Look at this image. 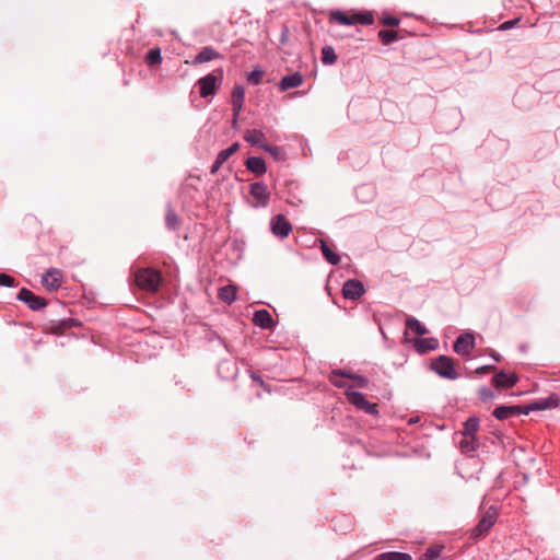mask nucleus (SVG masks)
I'll list each match as a JSON object with an SVG mask.
<instances>
[{
  "label": "nucleus",
  "mask_w": 560,
  "mask_h": 560,
  "mask_svg": "<svg viewBox=\"0 0 560 560\" xmlns=\"http://www.w3.org/2000/svg\"><path fill=\"white\" fill-rule=\"evenodd\" d=\"M558 398L550 396L548 399L534 401L525 406H498L492 416L498 420H506L521 415H529L532 411L545 410L557 406Z\"/></svg>",
  "instance_id": "f257e3e1"
},
{
  "label": "nucleus",
  "mask_w": 560,
  "mask_h": 560,
  "mask_svg": "<svg viewBox=\"0 0 560 560\" xmlns=\"http://www.w3.org/2000/svg\"><path fill=\"white\" fill-rule=\"evenodd\" d=\"M429 369L445 380L454 381L459 377L454 360L448 355L441 354L432 359Z\"/></svg>",
  "instance_id": "f03ea898"
},
{
  "label": "nucleus",
  "mask_w": 560,
  "mask_h": 560,
  "mask_svg": "<svg viewBox=\"0 0 560 560\" xmlns=\"http://www.w3.org/2000/svg\"><path fill=\"white\" fill-rule=\"evenodd\" d=\"M164 283L165 279L160 269L142 267V292L156 293Z\"/></svg>",
  "instance_id": "7ed1b4c3"
},
{
  "label": "nucleus",
  "mask_w": 560,
  "mask_h": 560,
  "mask_svg": "<svg viewBox=\"0 0 560 560\" xmlns=\"http://www.w3.org/2000/svg\"><path fill=\"white\" fill-rule=\"evenodd\" d=\"M217 72H219V77L213 73H209L197 81L199 94L202 98L214 96L220 89L222 84L223 70L219 69Z\"/></svg>",
  "instance_id": "20e7f679"
},
{
  "label": "nucleus",
  "mask_w": 560,
  "mask_h": 560,
  "mask_svg": "<svg viewBox=\"0 0 560 560\" xmlns=\"http://www.w3.org/2000/svg\"><path fill=\"white\" fill-rule=\"evenodd\" d=\"M498 510L495 506H490L481 516L476 527L472 529V537L480 538L488 535L490 529L494 526L498 518Z\"/></svg>",
  "instance_id": "39448f33"
},
{
  "label": "nucleus",
  "mask_w": 560,
  "mask_h": 560,
  "mask_svg": "<svg viewBox=\"0 0 560 560\" xmlns=\"http://www.w3.org/2000/svg\"><path fill=\"white\" fill-rule=\"evenodd\" d=\"M346 397L351 405L355 406L360 410H363L368 415H378L377 405L370 402L365 398L364 394L352 389H347Z\"/></svg>",
  "instance_id": "423d86ee"
},
{
  "label": "nucleus",
  "mask_w": 560,
  "mask_h": 560,
  "mask_svg": "<svg viewBox=\"0 0 560 560\" xmlns=\"http://www.w3.org/2000/svg\"><path fill=\"white\" fill-rule=\"evenodd\" d=\"M249 194L255 199L254 207L266 208L270 201V191L262 182H255L249 186Z\"/></svg>",
  "instance_id": "0eeeda50"
},
{
  "label": "nucleus",
  "mask_w": 560,
  "mask_h": 560,
  "mask_svg": "<svg viewBox=\"0 0 560 560\" xmlns=\"http://www.w3.org/2000/svg\"><path fill=\"white\" fill-rule=\"evenodd\" d=\"M475 346V336L470 332H464L456 338L453 350L462 357H469Z\"/></svg>",
  "instance_id": "6e6552de"
},
{
  "label": "nucleus",
  "mask_w": 560,
  "mask_h": 560,
  "mask_svg": "<svg viewBox=\"0 0 560 560\" xmlns=\"http://www.w3.org/2000/svg\"><path fill=\"white\" fill-rule=\"evenodd\" d=\"M270 228L273 235L285 238L292 231V224L283 214L275 215L270 221Z\"/></svg>",
  "instance_id": "1a4fd4ad"
},
{
  "label": "nucleus",
  "mask_w": 560,
  "mask_h": 560,
  "mask_svg": "<svg viewBox=\"0 0 560 560\" xmlns=\"http://www.w3.org/2000/svg\"><path fill=\"white\" fill-rule=\"evenodd\" d=\"M365 293V288L360 280L349 279L343 283L342 295L345 299L355 301Z\"/></svg>",
  "instance_id": "9d476101"
},
{
  "label": "nucleus",
  "mask_w": 560,
  "mask_h": 560,
  "mask_svg": "<svg viewBox=\"0 0 560 560\" xmlns=\"http://www.w3.org/2000/svg\"><path fill=\"white\" fill-rule=\"evenodd\" d=\"M18 299L27 304V306L33 311L42 310L47 305V302L44 298L35 295L32 291L25 288L20 290Z\"/></svg>",
  "instance_id": "9b49d317"
},
{
  "label": "nucleus",
  "mask_w": 560,
  "mask_h": 560,
  "mask_svg": "<svg viewBox=\"0 0 560 560\" xmlns=\"http://www.w3.org/2000/svg\"><path fill=\"white\" fill-rule=\"evenodd\" d=\"M62 272L59 269H49L42 278V284L48 291H56L61 287Z\"/></svg>",
  "instance_id": "f8f14e48"
},
{
  "label": "nucleus",
  "mask_w": 560,
  "mask_h": 560,
  "mask_svg": "<svg viewBox=\"0 0 560 560\" xmlns=\"http://www.w3.org/2000/svg\"><path fill=\"white\" fill-rule=\"evenodd\" d=\"M518 381L515 373L506 374L504 371L497 373L492 377V384L495 388H512Z\"/></svg>",
  "instance_id": "ddd939ff"
},
{
  "label": "nucleus",
  "mask_w": 560,
  "mask_h": 560,
  "mask_svg": "<svg viewBox=\"0 0 560 560\" xmlns=\"http://www.w3.org/2000/svg\"><path fill=\"white\" fill-rule=\"evenodd\" d=\"M413 348L419 354H425L439 348V340L434 337L429 338H415Z\"/></svg>",
  "instance_id": "4468645a"
},
{
  "label": "nucleus",
  "mask_w": 560,
  "mask_h": 560,
  "mask_svg": "<svg viewBox=\"0 0 560 560\" xmlns=\"http://www.w3.org/2000/svg\"><path fill=\"white\" fill-rule=\"evenodd\" d=\"M221 54L211 46L202 47L201 50L195 56L191 63L194 66L210 62L214 59L221 58Z\"/></svg>",
  "instance_id": "2eb2a0df"
},
{
  "label": "nucleus",
  "mask_w": 560,
  "mask_h": 560,
  "mask_svg": "<svg viewBox=\"0 0 560 560\" xmlns=\"http://www.w3.org/2000/svg\"><path fill=\"white\" fill-rule=\"evenodd\" d=\"M245 166L250 173L255 174L256 176L264 175L267 172L266 162L260 156L247 158Z\"/></svg>",
  "instance_id": "dca6fc26"
},
{
  "label": "nucleus",
  "mask_w": 560,
  "mask_h": 560,
  "mask_svg": "<svg viewBox=\"0 0 560 560\" xmlns=\"http://www.w3.org/2000/svg\"><path fill=\"white\" fill-rule=\"evenodd\" d=\"M253 323L261 329H270L273 326L271 314L267 310H258L254 313Z\"/></svg>",
  "instance_id": "f3484780"
},
{
  "label": "nucleus",
  "mask_w": 560,
  "mask_h": 560,
  "mask_svg": "<svg viewBox=\"0 0 560 560\" xmlns=\"http://www.w3.org/2000/svg\"><path fill=\"white\" fill-rule=\"evenodd\" d=\"M303 83V75L300 72H294L289 75H284L280 81V90L288 91L300 86Z\"/></svg>",
  "instance_id": "a211bd4d"
},
{
  "label": "nucleus",
  "mask_w": 560,
  "mask_h": 560,
  "mask_svg": "<svg viewBox=\"0 0 560 560\" xmlns=\"http://www.w3.org/2000/svg\"><path fill=\"white\" fill-rule=\"evenodd\" d=\"M244 140L254 147L262 149L265 145V133L258 129H249L244 133Z\"/></svg>",
  "instance_id": "6ab92c4d"
},
{
  "label": "nucleus",
  "mask_w": 560,
  "mask_h": 560,
  "mask_svg": "<svg viewBox=\"0 0 560 560\" xmlns=\"http://www.w3.org/2000/svg\"><path fill=\"white\" fill-rule=\"evenodd\" d=\"M237 288L234 284H226L219 289L218 296L224 303L231 304L236 300Z\"/></svg>",
  "instance_id": "aec40b11"
},
{
  "label": "nucleus",
  "mask_w": 560,
  "mask_h": 560,
  "mask_svg": "<svg viewBox=\"0 0 560 560\" xmlns=\"http://www.w3.org/2000/svg\"><path fill=\"white\" fill-rule=\"evenodd\" d=\"M245 100V89L242 85H236L232 92V109L233 112H241Z\"/></svg>",
  "instance_id": "412c9836"
},
{
  "label": "nucleus",
  "mask_w": 560,
  "mask_h": 560,
  "mask_svg": "<svg viewBox=\"0 0 560 560\" xmlns=\"http://www.w3.org/2000/svg\"><path fill=\"white\" fill-rule=\"evenodd\" d=\"M330 21L337 22L341 25L350 26V25H354L355 16H354V13L348 14L343 11L337 10V11H332L330 13Z\"/></svg>",
  "instance_id": "4be33fe9"
},
{
  "label": "nucleus",
  "mask_w": 560,
  "mask_h": 560,
  "mask_svg": "<svg viewBox=\"0 0 560 560\" xmlns=\"http://www.w3.org/2000/svg\"><path fill=\"white\" fill-rule=\"evenodd\" d=\"M165 225L170 231H176L180 225V219L171 205L167 206Z\"/></svg>",
  "instance_id": "5701e85b"
},
{
  "label": "nucleus",
  "mask_w": 560,
  "mask_h": 560,
  "mask_svg": "<svg viewBox=\"0 0 560 560\" xmlns=\"http://www.w3.org/2000/svg\"><path fill=\"white\" fill-rule=\"evenodd\" d=\"M459 447L463 453H471L475 452L478 447V441L476 436L472 435H463V439L459 442Z\"/></svg>",
  "instance_id": "b1692460"
},
{
  "label": "nucleus",
  "mask_w": 560,
  "mask_h": 560,
  "mask_svg": "<svg viewBox=\"0 0 560 560\" xmlns=\"http://www.w3.org/2000/svg\"><path fill=\"white\" fill-rule=\"evenodd\" d=\"M406 327L412 331H415L419 336H424L429 334V330L424 325H422L416 317L409 316L406 319Z\"/></svg>",
  "instance_id": "393cba45"
},
{
  "label": "nucleus",
  "mask_w": 560,
  "mask_h": 560,
  "mask_svg": "<svg viewBox=\"0 0 560 560\" xmlns=\"http://www.w3.org/2000/svg\"><path fill=\"white\" fill-rule=\"evenodd\" d=\"M320 250L323 253V256L325 259L332 266H336L340 261V256L336 254L334 250L330 249V247L327 245L326 242L320 241Z\"/></svg>",
  "instance_id": "a878e982"
},
{
  "label": "nucleus",
  "mask_w": 560,
  "mask_h": 560,
  "mask_svg": "<svg viewBox=\"0 0 560 560\" xmlns=\"http://www.w3.org/2000/svg\"><path fill=\"white\" fill-rule=\"evenodd\" d=\"M479 429V419L477 417H469L464 422V428L462 431V435H472L476 436V433Z\"/></svg>",
  "instance_id": "bb28decb"
},
{
  "label": "nucleus",
  "mask_w": 560,
  "mask_h": 560,
  "mask_svg": "<svg viewBox=\"0 0 560 560\" xmlns=\"http://www.w3.org/2000/svg\"><path fill=\"white\" fill-rule=\"evenodd\" d=\"M411 557L409 553L399 552V551H388L383 552L375 557L374 560H410Z\"/></svg>",
  "instance_id": "cd10ccee"
},
{
  "label": "nucleus",
  "mask_w": 560,
  "mask_h": 560,
  "mask_svg": "<svg viewBox=\"0 0 560 560\" xmlns=\"http://www.w3.org/2000/svg\"><path fill=\"white\" fill-rule=\"evenodd\" d=\"M74 325H77V324L72 319L62 320L57 324H52L50 326L49 330L54 335H62L67 329L71 328Z\"/></svg>",
  "instance_id": "c85d7f7f"
},
{
  "label": "nucleus",
  "mask_w": 560,
  "mask_h": 560,
  "mask_svg": "<svg viewBox=\"0 0 560 560\" xmlns=\"http://www.w3.org/2000/svg\"><path fill=\"white\" fill-rule=\"evenodd\" d=\"M262 150L268 152L276 161H284L285 159V151L281 147L269 145L266 143L265 145H262Z\"/></svg>",
  "instance_id": "c756f323"
},
{
  "label": "nucleus",
  "mask_w": 560,
  "mask_h": 560,
  "mask_svg": "<svg viewBox=\"0 0 560 560\" xmlns=\"http://www.w3.org/2000/svg\"><path fill=\"white\" fill-rule=\"evenodd\" d=\"M377 35L383 45H389L390 43L399 40L401 38L398 36V33L396 31L388 30H381Z\"/></svg>",
  "instance_id": "7c9ffc66"
},
{
  "label": "nucleus",
  "mask_w": 560,
  "mask_h": 560,
  "mask_svg": "<svg viewBox=\"0 0 560 560\" xmlns=\"http://www.w3.org/2000/svg\"><path fill=\"white\" fill-rule=\"evenodd\" d=\"M337 60V55L331 46H324L322 48V62L324 65H334Z\"/></svg>",
  "instance_id": "2f4dec72"
},
{
  "label": "nucleus",
  "mask_w": 560,
  "mask_h": 560,
  "mask_svg": "<svg viewBox=\"0 0 560 560\" xmlns=\"http://www.w3.org/2000/svg\"><path fill=\"white\" fill-rule=\"evenodd\" d=\"M442 546L429 547L421 556L420 560H438L442 553Z\"/></svg>",
  "instance_id": "473e14b6"
},
{
  "label": "nucleus",
  "mask_w": 560,
  "mask_h": 560,
  "mask_svg": "<svg viewBox=\"0 0 560 560\" xmlns=\"http://www.w3.org/2000/svg\"><path fill=\"white\" fill-rule=\"evenodd\" d=\"M145 60L149 66H158L162 62V55L160 48H153L147 54Z\"/></svg>",
  "instance_id": "72a5a7b5"
},
{
  "label": "nucleus",
  "mask_w": 560,
  "mask_h": 560,
  "mask_svg": "<svg viewBox=\"0 0 560 560\" xmlns=\"http://www.w3.org/2000/svg\"><path fill=\"white\" fill-rule=\"evenodd\" d=\"M354 16H355L354 25L355 24L371 25L374 22L373 14L371 12H358V13H354Z\"/></svg>",
  "instance_id": "f704fd0d"
},
{
  "label": "nucleus",
  "mask_w": 560,
  "mask_h": 560,
  "mask_svg": "<svg viewBox=\"0 0 560 560\" xmlns=\"http://www.w3.org/2000/svg\"><path fill=\"white\" fill-rule=\"evenodd\" d=\"M478 396L480 400L483 402L492 401L493 399L497 398V394L494 393V390L487 386H482L479 388Z\"/></svg>",
  "instance_id": "c9c22d12"
},
{
  "label": "nucleus",
  "mask_w": 560,
  "mask_h": 560,
  "mask_svg": "<svg viewBox=\"0 0 560 560\" xmlns=\"http://www.w3.org/2000/svg\"><path fill=\"white\" fill-rule=\"evenodd\" d=\"M329 382L337 388H343L345 394L347 393V389H351L352 386L348 385L346 381L342 380L339 375H334L332 371L330 372L328 376Z\"/></svg>",
  "instance_id": "e433bc0d"
},
{
  "label": "nucleus",
  "mask_w": 560,
  "mask_h": 560,
  "mask_svg": "<svg viewBox=\"0 0 560 560\" xmlns=\"http://www.w3.org/2000/svg\"><path fill=\"white\" fill-rule=\"evenodd\" d=\"M262 77H264V71L259 68H255L253 71H250L247 74V81H248V83H250L253 85H258V84H260Z\"/></svg>",
  "instance_id": "4c0bfd02"
},
{
  "label": "nucleus",
  "mask_w": 560,
  "mask_h": 560,
  "mask_svg": "<svg viewBox=\"0 0 560 560\" xmlns=\"http://www.w3.org/2000/svg\"><path fill=\"white\" fill-rule=\"evenodd\" d=\"M332 374L339 375L342 378H349V380H353L354 375H355V373H353L351 370H347V369L332 370Z\"/></svg>",
  "instance_id": "58836bf2"
},
{
  "label": "nucleus",
  "mask_w": 560,
  "mask_h": 560,
  "mask_svg": "<svg viewBox=\"0 0 560 560\" xmlns=\"http://www.w3.org/2000/svg\"><path fill=\"white\" fill-rule=\"evenodd\" d=\"M382 23L386 26H398L399 23H400V20L394 15H385L383 19H382Z\"/></svg>",
  "instance_id": "ea45409f"
},
{
  "label": "nucleus",
  "mask_w": 560,
  "mask_h": 560,
  "mask_svg": "<svg viewBox=\"0 0 560 560\" xmlns=\"http://www.w3.org/2000/svg\"><path fill=\"white\" fill-rule=\"evenodd\" d=\"M0 285L13 287L15 279L7 273H0Z\"/></svg>",
  "instance_id": "a19ab883"
},
{
  "label": "nucleus",
  "mask_w": 560,
  "mask_h": 560,
  "mask_svg": "<svg viewBox=\"0 0 560 560\" xmlns=\"http://www.w3.org/2000/svg\"><path fill=\"white\" fill-rule=\"evenodd\" d=\"M353 381L355 382V386L359 388H365L369 385L368 377L357 374V373L354 375Z\"/></svg>",
  "instance_id": "79ce46f5"
},
{
  "label": "nucleus",
  "mask_w": 560,
  "mask_h": 560,
  "mask_svg": "<svg viewBox=\"0 0 560 560\" xmlns=\"http://www.w3.org/2000/svg\"><path fill=\"white\" fill-rule=\"evenodd\" d=\"M231 156L232 154L229 152V150L224 149L218 153L217 159L224 164Z\"/></svg>",
  "instance_id": "37998d69"
},
{
  "label": "nucleus",
  "mask_w": 560,
  "mask_h": 560,
  "mask_svg": "<svg viewBox=\"0 0 560 560\" xmlns=\"http://www.w3.org/2000/svg\"><path fill=\"white\" fill-rule=\"evenodd\" d=\"M250 377L253 381H255L259 386H261L262 388L265 389H268L267 388V384L265 383V381L262 380V377L254 372L250 373Z\"/></svg>",
  "instance_id": "c03bdc74"
},
{
  "label": "nucleus",
  "mask_w": 560,
  "mask_h": 560,
  "mask_svg": "<svg viewBox=\"0 0 560 560\" xmlns=\"http://www.w3.org/2000/svg\"><path fill=\"white\" fill-rule=\"evenodd\" d=\"M495 369L494 365H482L476 369L477 374H487Z\"/></svg>",
  "instance_id": "a18cd8bd"
},
{
  "label": "nucleus",
  "mask_w": 560,
  "mask_h": 560,
  "mask_svg": "<svg viewBox=\"0 0 560 560\" xmlns=\"http://www.w3.org/2000/svg\"><path fill=\"white\" fill-rule=\"evenodd\" d=\"M222 165H223V163L220 162L218 159H215V161L213 162V164L210 167V174L211 175L217 174Z\"/></svg>",
  "instance_id": "49530a36"
},
{
  "label": "nucleus",
  "mask_w": 560,
  "mask_h": 560,
  "mask_svg": "<svg viewBox=\"0 0 560 560\" xmlns=\"http://www.w3.org/2000/svg\"><path fill=\"white\" fill-rule=\"evenodd\" d=\"M133 284L140 287V269H133Z\"/></svg>",
  "instance_id": "de8ad7c7"
},
{
  "label": "nucleus",
  "mask_w": 560,
  "mask_h": 560,
  "mask_svg": "<svg viewBox=\"0 0 560 560\" xmlns=\"http://www.w3.org/2000/svg\"><path fill=\"white\" fill-rule=\"evenodd\" d=\"M238 149H240V143H238V142H234V143H232V144L228 148L229 152H230L232 155H233V154H235V153L238 151Z\"/></svg>",
  "instance_id": "09e8293b"
},
{
  "label": "nucleus",
  "mask_w": 560,
  "mask_h": 560,
  "mask_svg": "<svg viewBox=\"0 0 560 560\" xmlns=\"http://www.w3.org/2000/svg\"><path fill=\"white\" fill-rule=\"evenodd\" d=\"M240 113L241 112H233V115H232V125H233V127H235L237 125V119H238Z\"/></svg>",
  "instance_id": "8fccbe9b"
},
{
  "label": "nucleus",
  "mask_w": 560,
  "mask_h": 560,
  "mask_svg": "<svg viewBox=\"0 0 560 560\" xmlns=\"http://www.w3.org/2000/svg\"><path fill=\"white\" fill-rule=\"evenodd\" d=\"M339 521H347V522H348V520H347V518H345V517H341V518H334V520H332V523H334V528H335V529H337V523H338Z\"/></svg>",
  "instance_id": "3c124183"
},
{
  "label": "nucleus",
  "mask_w": 560,
  "mask_h": 560,
  "mask_svg": "<svg viewBox=\"0 0 560 560\" xmlns=\"http://www.w3.org/2000/svg\"><path fill=\"white\" fill-rule=\"evenodd\" d=\"M492 359H494L497 362L501 361V355L498 353H491L490 354Z\"/></svg>",
  "instance_id": "603ef678"
},
{
  "label": "nucleus",
  "mask_w": 560,
  "mask_h": 560,
  "mask_svg": "<svg viewBox=\"0 0 560 560\" xmlns=\"http://www.w3.org/2000/svg\"><path fill=\"white\" fill-rule=\"evenodd\" d=\"M508 27H511V22H505L502 24V28H508Z\"/></svg>",
  "instance_id": "864d4df0"
}]
</instances>
